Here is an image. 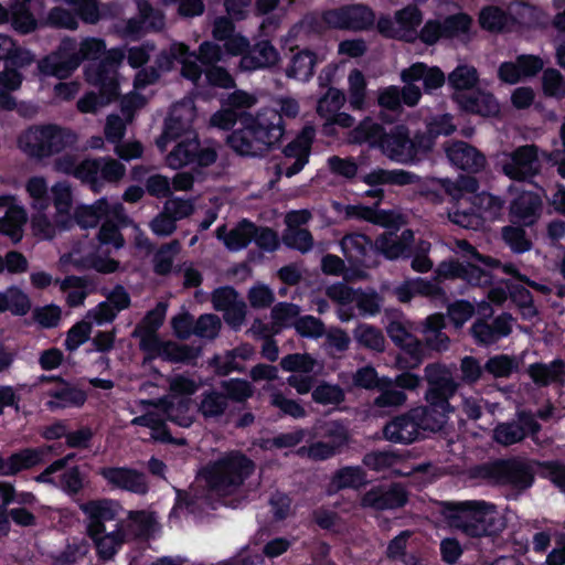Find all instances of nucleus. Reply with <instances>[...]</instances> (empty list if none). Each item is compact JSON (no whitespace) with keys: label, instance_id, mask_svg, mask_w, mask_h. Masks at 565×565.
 Returning <instances> with one entry per match:
<instances>
[{"label":"nucleus","instance_id":"8fccbe9b","mask_svg":"<svg viewBox=\"0 0 565 565\" xmlns=\"http://www.w3.org/2000/svg\"><path fill=\"white\" fill-rule=\"evenodd\" d=\"M316 62V54L312 51L303 50L292 56L290 65L287 68V76L308 81L315 73Z\"/></svg>","mask_w":565,"mask_h":565},{"label":"nucleus","instance_id":"13d9d810","mask_svg":"<svg viewBox=\"0 0 565 565\" xmlns=\"http://www.w3.org/2000/svg\"><path fill=\"white\" fill-rule=\"evenodd\" d=\"M226 402L245 403L254 394L253 385L244 379H230L221 382Z\"/></svg>","mask_w":565,"mask_h":565},{"label":"nucleus","instance_id":"f03ea898","mask_svg":"<svg viewBox=\"0 0 565 565\" xmlns=\"http://www.w3.org/2000/svg\"><path fill=\"white\" fill-rule=\"evenodd\" d=\"M445 328L446 320L443 313L429 315L420 322L419 331L424 335V341H420L403 321L392 320L386 331L394 344L401 349V353L396 358L397 366L414 369L424 361L428 353L447 351L450 339L444 332Z\"/></svg>","mask_w":565,"mask_h":565},{"label":"nucleus","instance_id":"774afa93","mask_svg":"<svg viewBox=\"0 0 565 565\" xmlns=\"http://www.w3.org/2000/svg\"><path fill=\"white\" fill-rule=\"evenodd\" d=\"M292 327L302 338L318 339L326 333V327L322 320L311 315L298 317L294 321Z\"/></svg>","mask_w":565,"mask_h":565},{"label":"nucleus","instance_id":"2eb2a0df","mask_svg":"<svg viewBox=\"0 0 565 565\" xmlns=\"http://www.w3.org/2000/svg\"><path fill=\"white\" fill-rule=\"evenodd\" d=\"M541 430L540 423L529 411H519L516 419L498 423L493 428L492 438L499 445L509 447L523 441L526 437Z\"/></svg>","mask_w":565,"mask_h":565},{"label":"nucleus","instance_id":"3c124183","mask_svg":"<svg viewBox=\"0 0 565 565\" xmlns=\"http://www.w3.org/2000/svg\"><path fill=\"white\" fill-rule=\"evenodd\" d=\"M90 539L95 543L97 557L102 562L110 561L124 543V534L120 530L111 533L105 532L102 535H95Z\"/></svg>","mask_w":565,"mask_h":565},{"label":"nucleus","instance_id":"e2e57ef3","mask_svg":"<svg viewBox=\"0 0 565 565\" xmlns=\"http://www.w3.org/2000/svg\"><path fill=\"white\" fill-rule=\"evenodd\" d=\"M518 370V362L508 354L490 356L484 364V372L495 379L509 377Z\"/></svg>","mask_w":565,"mask_h":565},{"label":"nucleus","instance_id":"423d86ee","mask_svg":"<svg viewBox=\"0 0 565 565\" xmlns=\"http://www.w3.org/2000/svg\"><path fill=\"white\" fill-rule=\"evenodd\" d=\"M85 77L90 85L98 88V92H87L77 100L79 113L95 114L119 97L118 73L109 61L102 60L97 65L87 67Z\"/></svg>","mask_w":565,"mask_h":565},{"label":"nucleus","instance_id":"a18cd8bd","mask_svg":"<svg viewBox=\"0 0 565 565\" xmlns=\"http://www.w3.org/2000/svg\"><path fill=\"white\" fill-rule=\"evenodd\" d=\"M444 39L452 40L460 36H469L473 19L467 12H457L446 15L440 20Z\"/></svg>","mask_w":565,"mask_h":565},{"label":"nucleus","instance_id":"e433bc0d","mask_svg":"<svg viewBox=\"0 0 565 565\" xmlns=\"http://www.w3.org/2000/svg\"><path fill=\"white\" fill-rule=\"evenodd\" d=\"M366 483V473L359 466H345L338 469L330 481L329 493L344 489H359Z\"/></svg>","mask_w":565,"mask_h":565},{"label":"nucleus","instance_id":"680f3d73","mask_svg":"<svg viewBox=\"0 0 565 565\" xmlns=\"http://www.w3.org/2000/svg\"><path fill=\"white\" fill-rule=\"evenodd\" d=\"M460 203L448 212L449 221L462 228L477 230L482 224L483 217L477 212L473 203L467 209H460Z\"/></svg>","mask_w":565,"mask_h":565},{"label":"nucleus","instance_id":"c9c22d12","mask_svg":"<svg viewBox=\"0 0 565 565\" xmlns=\"http://www.w3.org/2000/svg\"><path fill=\"white\" fill-rule=\"evenodd\" d=\"M394 20L398 24L399 34L409 39L405 43H415L417 40V29L423 23V12L415 4H408L394 14Z\"/></svg>","mask_w":565,"mask_h":565},{"label":"nucleus","instance_id":"6ab92c4d","mask_svg":"<svg viewBox=\"0 0 565 565\" xmlns=\"http://www.w3.org/2000/svg\"><path fill=\"white\" fill-rule=\"evenodd\" d=\"M313 140L315 129L311 126H305L297 136L282 148L285 158L295 159V162L285 170L287 178L298 174L308 164Z\"/></svg>","mask_w":565,"mask_h":565},{"label":"nucleus","instance_id":"a211bd4d","mask_svg":"<svg viewBox=\"0 0 565 565\" xmlns=\"http://www.w3.org/2000/svg\"><path fill=\"white\" fill-rule=\"evenodd\" d=\"M131 223L132 220L126 214L124 205L120 202L114 203L111 212L100 224L96 235L97 241L103 246H113L116 249L122 248L126 241L121 234V228L128 227Z\"/></svg>","mask_w":565,"mask_h":565},{"label":"nucleus","instance_id":"cd10ccee","mask_svg":"<svg viewBox=\"0 0 565 565\" xmlns=\"http://www.w3.org/2000/svg\"><path fill=\"white\" fill-rule=\"evenodd\" d=\"M25 67L4 64L0 71V111H12L17 108V98L12 93L21 88L24 81L21 70Z\"/></svg>","mask_w":565,"mask_h":565},{"label":"nucleus","instance_id":"c756f323","mask_svg":"<svg viewBox=\"0 0 565 565\" xmlns=\"http://www.w3.org/2000/svg\"><path fill=\"white\" fill-rule=\"evenodd\" d=\"M256 224L248 218L241 220L228 233L225 225L216 230L217 238L223 239L224 245L231 252L246 248L255 236Z\"/></svg>","mask_w":565,"mask_h":565},{"label":"nucleus","instance_id":"49530a36","mask_svg":"<svg viewBox=\"0 0 565 565\" xmlns=\"http://www.w3.org/2000/svg\"><path fill=\"white\" fill-rule=\"evenodd\" d=\"M406 252H408V246L390 232H384L374 242L375 259L377 255H382L388 260H395L404 256Z\"/></svg>","mask_w":565,"mask_h":565},{"label":"nucleus","instance_id":"4468645a","mask_svg":"<svg viewBox=\"0 0 565 565\" xmlns=\"http://www.w3.org/2000/svg\"><path fill=\"white\" fill-rule=\"evenodd\" d=\"M110 490H120L137 495H146L149 490L147 476L128 466H105L97 471Z\"/></svg>","mask_w":565,"mask_h":565},{"label":"nucleus","instance_id":"0eeeda50","mask_svg":"<svg viewBox=\"0 0 565 565\" xmlns=\"http://www.w3.org/2000/svg\"><path fill=\"white\" fill-rule=\"evenodd\" d=\"M535 461L520 457L498 459L483 467L484 477L508 487L511 491L509 498L518 499L534 484L537 472Z\"/></svg>","mask_w":565,"mask_h":565},{"label":"nucleus","instance_id":"9b49d317","mask_svg":"<svg viewBox=\"0 0 565 565\" xmlns=\"http://www.w3.org/2000/svg\"><path fill=\"white\" fill-rule=\"evenodd\" d=\"M217 160V151L213 147H202L200 139L195 136L178 142L167 156V162L172 169H180L185 166L207 168Z\"/></svg>","mask_w":565,"mask_h":565},{"label":"nucleus","instance_id":"b1692460","mask_svg":"<svg viewBox=\"0 0 565 565\" xmlns=\"http://www.w3.org/2000/svg\"><path fill=\"white\" fill-rule=\"evenodd\" d=\"M89 161H93L94 171L87 175L86 185L94 193L102 192L106 182L120 181L126 173V167L111 157L89 158Z\"/></svg>","mask_w":565,"mask_h":565},{"label":"nucleus","instance_id":"de8ad7c7","mask_svg":"<svg viewBox=\"0 0 565 565\" xmlns=\"http://www.w3.org/2000/svg\"><path fill=\"white\" fill-rule=\"evenodd\" d=\"M202 349L190 344L167 341L162 360L171 363L195 364Z\"/></svg>","mask_w":565,"mask_h":565},{"label":"nucleus","instance_id":"4c0bfd02","mask_svg":"<svg viewBox=\"0 0 565 565\" xmlns=\"http://www.w3.org/2000/svg\"><path fill=\"white\" fill-rule=\"evenodd\" d=\"M28 221V214L23 206H12L6 211L0 218V234L8 236L13 244L21 242L23 237V226Z\"/></svg>","mask_w":565,"mask_h":565},{"label":"nucleus","instance_id":"aec40b11","mask_svg":"<svg viewBox=\"0 0 565 565\" xmlns=\"http://www.w3.org/2000/svg\"><path fill=\"white\" fill-rule=\"evenodd\" d=\"M344 257L352 266L372 267L377 264L374 258V242L364 233H350L340 242Z\"/></svg>","mask_w":565,"mask_h":565},{"label":"nucleus","instance_id":"1a4fd4ad","mask_svg":"<svg viewBox=\"0 0 565 565\" xmlns=\"http://www.w3.org/2000/svg\"><path fill=\"white\" fill-rule=\"evenodd\" d=\"M425 380L427 391L426 402L443 413L452 411L449 399L456 394L458 384L455 382L449 369L441 363H430L425 366Z\"/></svg>","mask_w":565,"mask_h":565},{"label":"nucleus","instance_id":"c85d7f7f","mask_svg":"<svg viewBox=\"0 0 565 565\" xmlns=\"http://www.w3.org/2000/svg\"><path fill=\"white\" fill-rule=\"evenodd\" d=\"M409 130L405 125H395L388 131L381 151L392 161L402 164H412L408 152Z\"/></svg>","mask_w":565,"mask_h":565},{"label":"nucleus","instance_id":"473e14b6","mask_svg":"<svg viewBox=\"0 0 565 565\" xmlns=\"http://www.w3.org/2000/svg\"><path fill=\"white\" fill-rule=\"evenodd\" d=\"M289 228L282 235V243L291 249L299 250L301 253L309 252L313 246V237L307 228H292L291 224H301L306 222V218L301 216L299 212H292L288 215Z\"/></svg>","mask_w":565,"mask_h":565},{"label":"nucleus","instance_id":"ddd939ff","mask_svg":"<svg viewBox=\"0 0 565 565\" xmlns=\"http://www.w3.org/2000/svg\"><path fill=\"white\" fill-rule=\"evenodd\" d=\"M539 148L535 145H524L515 148L509 158L502 162V172L513 181H531L541 172Z\"/></svg>","mask_w":565,"mask_h":565},{"label":"nucleus","instance_id":"72a5a7b5","mask_svg":"<svg viewBox=\"0 0 565 565\" xmlns=\"http://www.w3.org/2000/svg\"><path fill=\"white\" fill-rule=\"evenodd\" d=\"M113 204L100 198L90 205H81L75 210L74 218L82 228L96 227L111 212Z\"/></svg>","mask_w":565,"mask_h":565},{"label":"nucleus","instance_id":"6e6d98bb","mask_svg":"<svg viewBox=\"0 0 565 565\" xmlns=\"http://www.w3.org/2000/svg\"><path fill=\"white\" fill-rule=\"evenodd\" d=\"M508 288L511 301L522 310L524 319H532L539 315L534 306L533 295L526 287L519 284H511Z\"/></svg>","mask_w":565,"mask_h":565},{"label":"nucleus","instance_id":"69168bd1","mask_svg":"<svg viewBox=\"0 0 565 565\" xmlns=\"http://www.w3.org/2000/svg\"><path fill=\"white\" fill-rule=\"evenodd\" d=\"M541 478L550 480L554 486L565 492V463L558 460L535 461Z\"/></svg>","mask_w":565,"mask_h":565},{"label":"nucleus","instance_id":"9d476101","mask_svg":"<svg viewBox=\"0 0 565 565\" xmlns=\"http://www.w3.org/2000/svg\"><path fill=\"white\" fill-rule=\"evenodd\" d=\"M39 384H47L43 394L49 397L45 407L51 411L81 408L87 401V393L61 375H40Z\"/></svg>","mask_w":565,"mask_h":565},{"label":"nucleus","instance_id":"7ed1b4c3","mask_svg":"<svg viewBox=\"0 0 565 565\" xmlns=\"http://www.w3.org/2000/svg\"><path fill=\"white\" fill-rule=\"evenodd\" d=\"M443 514L450 527L471 539L493 536L504 527L495 505L486 501L444 502Z\"/></svg>","mask_w":565,"mask_h":565},{"label":"nucleus","instance_id":"20e7f679","mask_svg":"<svg viewBox=\"0 0 565 565\" xmlns=\"http://www.w3.org/2000/svg\"><path fill=\"white\" fill-rule=\"evenodd\" d=\"M255 471V462L239 450L225 452L202 469L207 488L216 493L230 494L238 489Z\"/></svg>","mask_w":565,"mask_h":565},{"label":"nucleus","instance_id":"6e6552de","mask_svg":"<svg viewBox=\"0 0 565 565\" xmlns=\"http://www.w3.org/2000/svg\"><path fill=\"white\" fill-rule=\"evenodd\" d=\"M323 19L329 29L364 32L374 29L375 11L364 3H351L324 10Z\"/></svg>","mask_w":565,"mask_h":565},{"label":"nucleus","instance_id":"c03bdc74","mask_svg":"<svg viewBox=\"0 0 565 565\" xmlns=\"http://www.w3.org/2000/svg\"><path fill=\"white\" fill-rule=\"evenodd\" d=\"M192 55L193 52L188 44L174 41L168 49H163L157 54L153 66L160 74L169 73L174 68L175 62L179 63L180 58Z\"/></svg>","mask_w":565,"mask_h":565},{"label":"nucleus","instance_id":"5fc2aeb1","mask_svg":"<svg viewBox=\"0 0 565 565\" xmlns=\"http://www.w3.org/2000/svg\"><path fill=\"white\" fill-rule=\"evenodd\" d=\"M412 416L415 420V426L418 431H437L441 428V420L438 418L440 414H444L440 409H436L428 406H418L411 409Z\"/></svg>","mask_w":565,"mask_h":565},{"label":"nucleus","instance_id":"ea45409f","mask_svg":"<svg viewBox=\"0 0 565 565\" xmlns=\"http://www.w3.org/2000/svg\"><path fill=\"white\" fill-rule=\"evenodd\" d=\"M191 126V120L180 114L179 108H172L163 122L161 136L157 139V146L164 148L167 143L180 138Z\"/></svg>","mask_w":565,"mask_h":565},{"label":"nucleus","instance_id":"4d7b16f0","mask_svg":"<svg viewBox=\"0 0 565 565\" xmlns=\"http://www.w3.org/2000/svg\"><path fill=\"white\" fill-rule=\"evenodd\" d=\"M356 342L366 349L382 352L384 350V335L376 327L361 323L353 331Z\"/></svg>","mask_w":565,"mask_h":565},{"label":"nucleus","instance_id":"09e8293b","mask_svg":"<svg viewBox=\"0 0 565 565\" xmlns=\"http://www.w3.org/2000/svg\"><path fill=\"white\" fill-rule=\"evenodd\" d=\"M53 204L56 210L54 222L64 228L71 223L72 192L68 186L56 184L52 188Z\"/></svg>","mask_w":565,"mask_h":565},{"label":"nucleus","instance_id":"0e129e2a","mask_svg":"<svg viewBox=\"0 0 565 565\" xmlns=\"http://www.w3.org/2000/svg\"><path fill=\"white\" fill-rule=\"evenodd\" d=\"M525 226L508 225L502 228V238L507 245L516 254H523L532 248V242L527 238Z\"/></svg>","mask_w":565,"mask_h":565},{"label":"nucleus","instance_id":"412c9836","mask_svg":"<svg viewBox=\"0 0 565 565\" xmlns=\"http://www.w3.org/2000/svg\"><path fill=\"white\" fill-rule=\"evenodd\" d=\"M119 504L111 499L89 500L81 503V511L87 516V534L89 537L106 532L105 523L114 521L118 514Z\"/></svg>","mask_w":565,"mask_h":565},{"label":"nucleus","instance_id":"bb28decb","mask_svg":"<svg viewBox=\"0 0 565 565\" xmlns=\"http://www.w3.org/2000/svg\"><path fill=\"white\" fill-rule=\"evenodd\" d=\"M54 449V446L42 445L39 447H26L12 452L8 459V467L4 476H17L23 470L32 469L45 462V457Z\"/></svg>","mask_w":565,"mask_h":565},{"label":"nucleus","instance_id":"338daca9","mask_svg":"<svg viewBox=\"0 0 565 565\" xmlns=\"http://www.w3.org/2000/svg\"><path fill=\"white\" fill-rule=\"evenodd\" d=\"M505 201L489 192H481L476 194L473 199V206L487 214L488 217L495 220L502 215Z\"/></svg>","mask_w":565,"mask_h":565},{"label":"nucleus","instance_id":"4be33fe9","mask_svg":"<svg viewBox=\"0 0 565 565\" xmlns=\"http://www.w3.org/2000/svg\"><path fill=\"white\" fill-rule=\"evenodd\" d=\"M407 501L406 490L401 484L394 483L387 489L383 486L372 487L361 498V505L375 511H385L403 508Z\"/></svg>","mask_w":565,"mask_h":565},{"label":"nucleus","instance_id":"052dcab7","mask_svg":"<svg viewBox=\"0 0 565 565\" xmlns=\"http://www.w3.org/2000/svg\"><path fill=\"white\" fill-rule=\"evenodd\" d=\"M139 18L129 19L125 25V34L134 40H139L145 34V23L149 19H162L159 12L156 11L153 7L148 2L139 7Z\"/></svg>","mask_w":565,"mask_h":565},{"label":"nucleus","instance_id":"39448f33","mask_svg":"<svg viewBox=\"0 0 565 565\" xmlns=\"http://www.w3.org/2000/svg\"><path fill=\"white\" fill-rule=\"evenodd\" d=\"M77 141L75 131L56 124L30 126L18 138L19 148L30 158L39 160L74 148Z\"/></svg>","mask_w":565,"mask_h":565},{"label":"nucleus","instance_id":"58836bf2","mask_svg":"<svg viewBox=\"0 0 565 565\" xmlns=\"http://www.w3.org/2000/svg\"><path fill=\"white\" fill-rule=\"evenodd\" d=\"M478 21L482 30L490 33H502L509 23L513 21V18L502 8L489 4L481 8Z\"/></svg>","mask_w":565,"mask_h":565},{"label":"nucleus","instance_id":"2f4dec72","mask_svg":"<svg viewBox=\"0 0 565 565\" xmlns=\"http://www.w3.org/2000/svg\"><path fill=\"white\" fill-rule=\"evenodd\" d=\"M269 110L277 113L278 116L280 117V120L278 122L279 130L273 132L274 134L273 137H271V135L270 136L268 135L267 137L260 136L263 141L268 143L266 146V154L271 150L280 148L281 139L286 131L284 117L296 118L299 114V104L296 99L287 97V98L281 99L279 109L267 107V108H262L259 111H269Z\"/></svg>","mask_w":565,"mask_h":565},{"label":"nucleus","instance_id":"f257e3e1","mask_svg":"<svg viewBox=\"0 0 565 565\" xmlns=\"http://www.w3.org/2000/svg\"><path fill=\"white\" fill-rule=\"evenodd\" d=\"M280 117L277 113L257 111L235 113L222 105V108L211 116L212 127L231 132L225 138L226 146L241 157H265L266 146L262 137L274 135L279 130Z\"/></svg>","mask_w":565,"mask_h":565},{"label":"nucleus","instance_id":"f8f14e48","mask_svg":"<svg viewBox=\"0 0 565 565\" xmlns=\"http://www.w3.org/2000/svg\"><path fill=\"white\" fill-rule=\"evenodd\" d=\"M81 65V58L76 56V40L64 38L57 49L44 56L39 62V71L45 76H54L58 79L70 77Z\"/></svg>","mask_w":565,"mask_h":565},{"label":"nucleus","instance_id":"f3484780","mask_svg":"<svg viewBox=\"0 0 565 565\" xmlns=\"http://www.w3.org/2000/svg\"><path fill=\"white\" fill-rule=\"evenodd\" d=\"M436 273L439 278L461 279L475 287L490 286L493 279L492 274L480 266L457 259L441 262Z\"/></svg>","mask_w":565,"mask_h":565},{"label":"nucleus","instance_id":"79ce46f5","mask_svg":"<svg viewBox=\"0 0 565 565\" xmlns=\"http://www.w3.org/2000/svg\"><path fill=\"white\" fill-rule=\"evenodd\" d=\"M31 308L28 295L19 287L11 286L0 291V313L10 311L14 316H25Z\"/></svg>","mask_w":565,"mask_h":565},{"label":"nucleus","instance_id":"bf43d9fd","mask_svg":"<svg viewBox=\"0 0 565 565\" xmlns=\"http://www.w3.org/2000/svg\"><path fill=\"white\" fill-rule=\"evenodd\" d=\"M311 397L320 405H340L345 399V393L338 384L322 382L312 390Z\"/></svg>","mask_w":565,"mask_h":565},{"label":"nucleus","instance_id":"dca6fc26","mask_svg":"<svg viewBox=\"0 0 565 565\" xmlns=\"http://www.w3.org/2000/svg\"><path fill=\"white\" fill-rule=\"evenodd\" d=\"M543 212L542 195L533 191H522L509 204V221L512 224L532 227Z\"/></svg>","mask_w":565,"mask_h":565},{"label":"nucleus","instance_id":"7c9ffc66","mask_svg":"<svg viewBox=\"0 0 565 565\" xmlns=\"http://www.w3.org/2000/svg\"><path fill=\"white\" fill-rule=\"evenodd\" d=\"M383 434L385 439L395 444H411L415 441L419 431L415 426V420L412 416L411 409L384 426Z\"/></svg>","mask_w":565,"mask_h":565},{"label":"nucleus","instance_id":"f704fd0d","mask_svg":"<svg viewBox=\"0 0 565 565\" xmlns=\"http://www.w3.org/2000/svg\"><path fill=\"white\" fill-rule=\"evenodd\" d=\"M34 55L20 46L11 36L0 33V64L13 66H30Z\"/></svg>","mask_w":565,"mask_h":565},{"label":"nucleus","instance_id":"37998d69","mask_svg":"<svg viewBox=\"0 0 565 565\" xmlns=\"http://www.w3.org/2000/svg\"><path fill=\"white\" fill-rule=\"evenodd\" d=\"M54 166L56 171L71 175L79 180L82 184L85 185L87 183V175L94 171L93 161H89V158H85L77 162L76 157L72 154H64L57 158Z\"/></svg>","mask_w":565,"mask_h":565},{"label":"nucleus","instance_id":"393cba45","mask_svg":"<svg viewBox=\"0 0 565 565\" xmlns=\"http://www.w3.org/2000/svg\"><path fill=\"white\" fill-rule=\"evenodd\" d=\"M446 156L452 166L469 173L482 171L487 163L486 156L480 150L461 140L447 147Z\"/></svg>","mask_w":565,"mask_h":565},{"label":"nucleus","instance_id":"a19ab883","mask_svg":"<svg viewBox=\"0 0 565 565\" xmlns=\"http://www.w3.org/2000/svg\"><path fill=\"white\" fill-rule=\"evenodd\" d=\"M376 391L379 395L374 398L373 405L377 408L399 407L407 399L406 393L399 390L393 383V379L388 376H382L381 384Z\"/></svg>","mask_w":565,"mask_h":565},{"label":"nucleus","instance_id":"5701e85b","mask_svg":"<svg viewBox=\"0 0 565 565\" xmlns=\"http://www.w3.org/2000/svg\"><path fill=\"white\" fill-rule=\"evenodd\" d=\"M452 100L467 114L494 117L500 111V106L494 95L481 88L454 93Z\"/></svg>","mask_w":565,"mask_h":565},{"label":"nucleus","instance_id":"864d4df0","mask_svg":"<svg viewBox=\"0 0 565 565\" xmlns=\"http://www.w3.org/2000/svg\"><path fill=\"white\" fill-rule=\"evenodd\" d=\"M228 407L226 396L216 390L204 391L201 395L199 412L204 418H217L224 415Z\"/></svg>","mask_w":565,"mask_h":565},{"label":"nucleus","instance_id":"603ef678","mask_svg":"<svg viewBox=\"0 0 565 565\" xmlns=\"http://www.w3.org/2000/svg\"><path fill=\"white\" fill-rule=\"evenodd\" d=\"M479 83V74L476 67L470 65H458L449 75L448 84L454 93L470 92Z\"/></svg>","mask_w":565,"mask_h":565},{"label":"nucleus","instance_id":"a878e982","mask_svg":"<svg viewBox=\"0 0 565 565\" xmlns=\"http://www.w3.org/2000/svg\"><path fill=\"white\" fill-rule=\"evenodd\" d=\"M510 319L507 313L495 317L491 322L479 318L470 328L471 335L479 345H492L511 333Z\"/></svg>","mask_w":565,"mask_h":565}]
</instances>
